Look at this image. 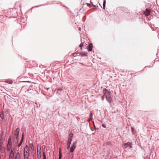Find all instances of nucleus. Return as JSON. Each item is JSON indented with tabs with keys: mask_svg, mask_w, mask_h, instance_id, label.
<instances>
[{
	"mask_svg": "<svg viewBox=\"0 0 159 159\" xmlns=\"http://www.w3.org/2000/svg\"><path fill=\"white\" fill-rule=\"evenodd\" d=\"M76 142L73 143L71 146L70 149V152H73L76 148Z\"/></svg>",
	"mask_w": 159,
	"mask_h": 159,
	"instance_id": "f257e3e1",
	"label": "nucleus"
},
{
	"mask_svg": "<svg viewBox=\"0 0 159 159\" xmlns=\"http://www.w3.org/2000/svg\"><path fill=\"white\" fill-rule=\"evenodd\" d=\"M124 146L125 148H131L132 147L131 143L129 142H128L126 143H124Z\"/></svg>",
	"mask_w": 159,
	"mask_h": 159,
	"instance_id": "f03ea898",
	"label": "nucleus"
},
{
	"mask_svg": "<svg viewBox=\"0 0 159 159\" xmlns=\"http://www.w3.org/2000/svg\"><path fill=\"white\" fill-rule=\"evenodd\" d=\"M15 152V149L14 148H12L11 149V152L9 154V157H13L14 156V153Z\"/></svg>",
	"mask_w": 159,
	"mask_h": 159,
	"instance_id": "7ed1b4c3",
	"label": "nucleus"
},
{
	"mask_svg": "<svg viewBox=\"0 0 159 159\" xmlns=\"http://www.w3.org/2000/svg\"><path fill=\"white\" fill-rule=\"evenodd\" d=\"M37 153H41V147L40 144H38L37 149Z\"/></svg>",
	"mask_w": 159,
	"mask_h": 159,
	"instance_id": "20e7f679",
	"label": "nucleus"
},
{
	"mask_svg": "<svg viewBox=\"0 0 159 159\" xmlns=\"http://www.w3.org/2000/svg\"><path fill=\"white\" fill-rule=\"evenodd\" d=\"M106 98L107 100L110 103H111V98L110 95V94H109L108 95H106Z\"/></svg>",
	"mask_w": 159,
	"mask_h": 159,
	"instance_id": "39448f33",
	"label": "nucleus"
},
{
	"mask_svg": "<svg viewBox=\"0 0 159 159\" xmlns=\"http://www.w3.org/2000/svg\"><path fill=\"white\" fill-rule=\"evenodd\" d=\"M150 10L148 9H146L145 10V11L144 12V14L146 16H148L150 14Z\"/></svg>",
	"mask_w": 159,
	"mask_h": 159,
	"instance_id": "423d86ee",
	"label": "nucleus"
},
{
	"mask_svg": "<svg viewBox=\"0 0 159 159\" xmlns=\"http://www.w3.org/2000/svg\"><path fill=\"white\" fill-rule=\"evenodd\" d=\"M103 92L104 95H105V96L106 95H108L110 94V92H109V91L108 90L106 89H104Z\"/></svg>",
	"mask_w": 159,
	"mask_h": 159,
	"instance_id": "0eeeda50",
	"label": "nucleus"
},
{
	"mask_svg": "<svg viewBox=\"0 0 159 159\" xmlns=\"http://www.w3.org/2000/svg\"><path fill=\"white\" fill-rule=\"evenodd\" d=\"M93 45L91 43H89V45L88 46V51H91L92 50L93 48Z\"/></svg>",
	"mask_w": 159,
	"mask_h": 159,
	"instance_id": "6e6552de",
	"label": "nucleus"
},
{
	"mask_svg": "<svg viewBox=\"0 0 159 159\" xmlns=\"http://www.w3.org/2000/svg\"><path fill=\"white\" fill-rule=\"evenodd\" d=\"M18 135H16V134H14V141L16 143H17L18 142Z\"/></svg>",
	"mask_w": 159,
	"mask_h": 159,
	"instance_id": "1a4fd4ad",
	"label": "nucleus"
},
{
	"mask_svg": "<svg viewBox=\"0 0 159 159\" xmlns=\"http://www.w3.org/2000/svg\"><path fill=\"white\" fill-rule=\"evenodd\" d=\"M120 10L122 11H124L125 13L128 12V10L127 8H125L124 7H121L120 8Z\"/></svg>",
	"mask_w": 159,
	"mask_h": 159,
	"instance_id": "9d476101",
	"label": "nucleus"
},
{
	"mask_svg": "<svg viewBox=\"0 0 159 159\" xmlns=\"http://www.w3.org/2000/svg\"><path fill=\"white\" fill-rule=\"evenodd\" d=\"M71 141L68 140L67 143V147H66V148L67 149H69V148H70V145L71 143Z\"/></svg>",
	"mask_w": 159,
	"mask_h": 159,
	"instance_id": "9b49d317",
	"label": "nucleus"
},
{
	"mask_svg": "<svg viewBox=\"0 0 159 159\" xmlns=\"http://www.w3.org/2000/svg\"><path fill=\"white\" fill-rule=\"evenodd\" d=\"M73 137V134L72 132L70 133L69 135V137L68 139V140L72 141V139Z\"/></svg>",
	"mask_w": 159,
	"mask_h": 159,
	"instance_id": "f8f14e48",
	"label": "nucleus"
},
{
	"mask_svg": "<svg viewBox=\"0 0 159 159\" xmlns=\"http://www.w3.org/2000/svg\"><path fill=\"white\" fill-rule=\"evenodd\" d=\"M20 155L19 152H17L16 156L15 159H20Z\"/></svg>",
	"mask_w": 159,
	"mask_h": 159,
	"instance_id": "ddd939ff",
	"label": "nucleus"
},
{
	"mask_svg": "<svg viewBox=\"0 0 159 159\" xmlns=\"http://www.w3.org/2000/svg\"><path fill=\"white\" fill-rule=\"evenodd\" d=\"M24 159H27L28 157V152H24Z\"/></svg>",
	"mask_w": 159,
	"mask_h": 159,
	"instance_id": "4468645a",
	"label": "nucleus"
},
{
	"mask_svg": "<svg viewBox=\"0 0 159 159\" xmlns=\"http://www.w3.org/2000/svg\"><path fill=\"white\" fill-rule=\"evenodd\" d=\"M0 116L2 120L4 119V113L3 111H2L0 113Z\"/></svg>",
	"mask_w": 159,
	"mask_h": 159,
	"instance_id": "2eb2a0df",
	"label": "nucleus"
},
{
	"mask_svg": "<svg viewBox=\"0 0 159 159\" xmlns=\"http://www.w3.org/2000/svg\"><path fill=\"white\" fill-rule=\"evenodd\" d=\"M11 137L10 136L9 137V138L8 140V143H7V145H9V146L11 145Z\"/></svg>",
	"mask_w": 159,
	"mask_h": 159,
	"instance_id": "dca6fc26",
	"label": "nucleus"
},
{
	"mask_svg": "<svg viewBox=\"0 0 159 159\" xmlns=\"http://www.w3.org/2000/svg\"><path fill=\"white\" fill-rule=\"evenodd\" d=\"M59 159H61L62 157L61 153V148L59 149Z\"/></svg>",
	"mask_w": 159,
	"mask_h": 159,
	"instance_id": "f3484780",
	"label": "nucleus"
},
{
	"mask_svg": "<svg viewBox=\"0 0 159 159\" xmlns=\"http://www.w3.org/2000/svg\"><path fill=\"white\" fill-rule=\"evenodd\" d=\"M19 131H20V129L19 128H17L15 131V134H16V135H18L19 134Z\"/></svg>",
	"mask_w": 159,
	"mask_h": 159,
	"instance_id": "a211bd4d",
	"label": "nucleus"
},
{
	"mask_svg": "<svg viewBox=\"0 0 159 159\" xmlns=\"http://www.w3.org/2000/svg\"><path fill=\"white\" fill-rule=\"evenodd\" d=\"M28 147L26 145L24 148V152H28Z\"/></svg>",
	"mask_w": 159,
	"mask_h": 159,
	"instance_id": "6ab92c4d",
	"label": "nucleus"
},
{
	"mask_svg": "<svg viewBox=\"0 0 159 159\" xmlns=\"http://www.w3.org/2000/svg\"><path fill=\"white\" fill-rule=\"evenodd\" d=\"M11 148V145H7V151H9L10 150Z\"/></svg>",
	"mask_w": 159,
	"mask_h": 159,
	"instance_id": "aec40b11",
	"label": "nucleus"
},
{
	"mask_svg": "<svg viewBox=\"0 0 159 159\" xmlns=\"http://www.w3.org/2000/svg\"><path fill=\"white\" fill-rule=\"evenodd\" d=\"M106 0H104L103 4V8L104 9H105V5H106Z\"/></svg>",
	"mask_w": 159,
	"mask_h": 159,
	"instance_id": "412c9836",
	"label": "nucleus"
},
{
	"mask_svg": "<svg viewBox=\"0 0 159 159\" xmlns=\"http://www.w3.org/2000/svg\"><path fill=\"white\" fill-rule=\"evenodd\" d=\"M37 157L38 159H40L41 158V153H37Z\"/></svg>",
	"mask_w": 159,
	"mask_h": 159,
	"instance_id": "4be33fe9",
	"label": "nucleus"
},
{
	"mask_svg": "<svg viewBox=\"0 0 159 159\" xmlns=\"http://www.w3.org/2000/svg\"><path fill=\"white\" fill-rule=\"evenodd\" d=\"M90 118L89 119L88 121H90L92 119V114L91 113L90 115Z\"/></svg>",
	"mask_w": 159,
	"mask_h": 159,
	"instance_id": "5701e85b",
	"label": "nucleus"
},
{
	"mask_svg": "<svg viewBox=\"0 0 159 159\" xmlns=\"http://www.w3.org/2000/svg\"><path fill=\"white\" fill-rule=\"evenodd\" d=\"M80 54L81 55H82V56H85L87 55V54L86 53H83V52L81 53Z\"/></svg>",
	"mask_w": 159,
	"mask_h": 159,
	"instance_id": "b1692460",
	"label": "nucleus"
},
{
	"mask_svg": "<svg viewBox=\"0 0 159 159\" xmlns=\"http://www.w3.org/2000/svg\"><path fill=\"white\" fill-rule=\"evenodd\" d=\"M43 159H46V156L45 155V153L44 152H43Z\"/></svg>",
	"mask_w": 159,
	"mask_h": 159,
	"instance_id": "393cba45",
	"label": "nucleus"
},
{
	"mask_svg": "<svg viewBox=\"0 0 159 159\" xmlns=\"http://www.w3.org/2000/svg\"><path fill=\"white\" fill-rule=\"evenodd\" d=\"M23 135H22V137L21 140V141H20V143H22L23 142Z\"/></svg>",
	"mask_w": 159,
	"mask_h": 159,
	"instance_id": "a878e982",
	"label": "nucleus"
},
{
	"mask_svg": "<svg viewBox=\"0 0 159 159\" xmlns=\"http://www.w3.org/2000/svg\"><path fill=\"white\" fill-rule=\"evenodd\" d=\"M5 113L7 114H8L9 113V111L8 110H7L5 111Z\"/></svg>",
	"mask_w": 159,
	"mask_h": 159,
	"instance_id": "bb28decb",
	"label": "nucleus"
},
{
	"mask_svg": "<svg viewBox=\"0 0 159 159\" xmlns=\"http://www.w3.org/2000/svg\"><path fill=\"white\" fill-rule=\"evenodd\" d=\"M131 130H132V133L133 134L134 133V129L133 127H131Z\"/></svg>",
	"mask_w": 159,
	"mask_h": 159,
	"instance_id": "cd10ccee",
	"label": "nucleus"
},
{
	"mask_svg": "<svg viewBox=\"0 0 159 159\" xmlns=\"http://www.w3.org/2000/svg\"><path fill=\"white\" fill-rule=\"evenodd\" d=\"M83 44H81L80 45V47L81 48V49H82V47L83 46Z\"/></svg>",
	"mask_w": 159,
	"mask_h": 159,
	"instance_id": "c85d7f7f",
	"label": "nucleus"
},
{
	"mask_svg": "<svg viewBox=\"0 0 159 159\" xmlns=\"http://www.w3.org/2000/svg\"><path fill=\"white\" fill-rule=\"evenodd\" d=\"M102 126L104 128H106V125H104V124H102Z\"/></svg>",
	"mask_w": 159,
	"mask_h": 159,
	"instance_id": "c756f323",
	"label": "nucleus"
},
{
	"mask_svg": "<svg viewBox=\"0 0 159 159\" xmlns=\"http://www.w3.org/2000/svg\"><path fill=\"white\" fill-rule=\"evenodd\" d=\"M21 143H20L18 144V147H20L21 145Z\"/></svg>",
	"mask_w": 159,
	"mask_h": 159,
	"instance_id": "7c9ffc66",
	"label": "nucleus"
},
{
	"mask_svg": "<svg viewBox=\"0 0 159 159\" xmlns=\"http://www.w3.org/2000/svg\"><path fill=\"white\" fill-rule=\"evenodd\" d=\"M30 147L31 148H32L33 147V146L32 144L30 145Z\"/></svg>",
	"mask_w": 159,
	"mask_h": 159,
	"instance_id": "2f4dec72",
	"label": "nucleus"
},
{
	"mask_svg": "<svg viewBox=\"0 0 159 159\" xmlns=\"http://www.w3.org/2000/svg\"><path fill=\"white\" fill-rule=\"evenodd\" d=\"M12 81H9V84H12Z\"/></svg>",
	"mask_w": 159,
	"mask_h": 159,
	"instance_id": "473e14b6",
	"label": "nucleus"
},
{
	"mask_svg": "<svg viewBox=\"0 0 159 159\" xmlns=\"http://www.w3.org/2000/svg\"><path fill=\"white\" fill-rule=\"evenodd\" d=\"M86 4L87 5V6H89V5H90V4H89V3H87Z\"/></svg>",
	"mask_w": 159,
	"mask_h": 159,
	"instance_id": "72a5a7b5",
	"label": "nucleus"
},
{
	"mask_svg": "<svg viewBox=\"0 0 159 159\" xmlns=\"http://www.w3.org/2000/svg\"><path fill=\"white\" fill-rule=\"evenodd\" d=\"M24 82L30 83V81H24Z\"/></svg>",
	"mask_w": 159,
	"mask_h": 159,
	"instance_id": "f704fd0d",
	"label": "nucleus"
},
{
	"mask_svg": "<svg viewBox=\"0 0 159 159\" xmlns=\"http://www.w3.org/2000/svg\"><path fill=\"white\" fill-rule=\"evenodd\" d=\"M102 100H104V96H102Z\"/></svg>",
	"mask_w": 159,
	"mask_h": 159,
	"instance_id": "c9c22d12",
	"label": "nucleus"
},
{
	"mask_svg": "<svg viewBox=\"0 0 159 159\" xmlns=\"http://www.w3.org/2000/svg\"><path fill=\"white\" fill-rule=\"evenodd\" d=\"M13 157H9V159H13Z\"/></svg>",
	"mask_w": 159,
	"mask_h": 159,
	"instance_id": "e433bc0d",
	"label": "nucleus"
},
{
	"mask_svg": "<svg viewBox=\"0 0 159 159\" xmlns=\"http://www.w3.org/2000/svg\"><path fill=\"white\" fill-rule=\"evenodd\" d=\"M92 5L93 6V7H95V6L93 5V4H92Z\"/></svg>",
	"mask_w": 159,
	"mask_h": 159,
	"instance_id": "4c0bfd02",
	"label": "nucleus"
},
{
	"mask_svg": "<svg viewBox=\"0 0 159 159\" xmlns=\"http://www.w3.org/2000/svg\"><path fill=\"white\" fill-rule=\"evenodd\" d=\"M90 2L91 3H92V2H91V1H90Z\"/></svg>",
	"mask_w": 159,
	"mask_h": 159,
	"instance_id": "58836bf2",
	"label": "nucleus"
},
{
	"mask_svg": "<svg viewBox=\"0 0 159 159\" xmlns=\"http://www.w3.org/2000/svg\"><path fill=\"white\" fill-rule=\"evenodd\" d=\"M7 82V81H5V82Z\"/></svg>",
	"mask_w": 159,
	"mask_h": 159,
	"instance_id": "ea45409f",
	"label": "nucleus"
}]
</instances>
